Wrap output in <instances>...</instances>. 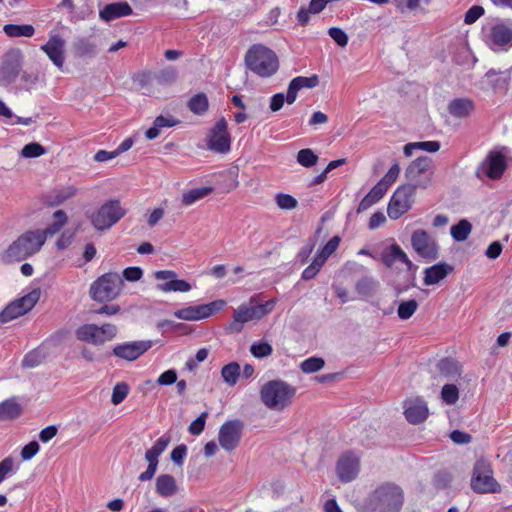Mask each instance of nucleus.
Here are the masks:
<instances>
[{
  "label": "nucleus",
  "mask_w": 512,
  "mask_h": 512,
  "mask_svg": "<svg viewBox=\"0 0 512 512\" xmlns=\"http://www.w3.org/2000/svg\"><path fill=\"white\" fill-rule=\"evenodd\" d=\"M298 91L302 88H314L319 84V77L317 75H312L310 77L298 76L293 78L290 81Z\"/></svg>",
  "instance_id": "8fccbe9b"
},
{
  "label": "nucleus",
  "mask_w": 512,
  "mask_h": 512,
  "mask_svg": "<svg viewBox=\"0 0 512 512\" xmlns=\"http://www.w3.org/2000/svg\"><path fill=\"white\" fill-rule=\"evenodd\" d=\"M454 271V267L445 262H439L424 270V284L427 286L439 283L446 278L448 274Z\"/></svg>",
  "instance_id": "393cba45"
},
{
  "label": "nucleus",
  "mask_w": 512,
  "mask_h": 512,
  "mask_svg": "<svg viewBox=\"0 0 512 512\" xmlns=\"http://www.w3.org/2000/svg\"><path fill=\"white\" fill-rule=\"evenodd\" d=\"M155 489L161 497H171L178 491L175 478L170 474H161L156 478Z\"/></svg>",
  "instance_id": "2f4dec72"
},
{
  "label": "nucleus",
  "mask_w": 512,
  "mask_h": 512,
  "mask_svg": "<svg viewBox=\"0 0 512 512\" xmlns=\"http://www.w3.org/2000/svg\"><path fill=\"white\" fill-rule=\"evenodd\" d=\"M124 282L116 272H108L96 279L90 286V296L97 302L115 299L122 289Z\"/></svg>",
  "instance_id": "39448f33"
},
{
  "label": "nucleus",
  "mask_w": 512,
  "mask_h": 512,
  "mask_svg": "<svg viewBox=\"0 0 512 512\" xmlns=\"http://www.w3.org/2000/svg\"><path fill=\"white\" fill-rule=\"evenodd\" d=\"M436 368L439 374L449 381L457 380L462 373L460 363L450 357L440 359L436 364Z\"/></svg>",
  "instance_id": "cd10ccee"
},
{
  "label": "nucleus",
  "mask_w": 512,
  "mask_h": 512,
  "mask_svg": "<svg viewBox=\"0 0 512 512\" xmlns=\"http://www.w3.org/2000/svg\"><path fill=\"white\" fill-rule=\"evenodd\" d=\"M452 476L447 471H439L434 475L433 483L436 488L443 489L449 486Z\"/></svg>",
  "instance_id": "680f3d73"
},
{
  "label": "nucleus",
  "mask_w": 512,
  "mask_h": 512,
  "mask_svg": "<svg viewBox=\"0 0 512 512\" xmlns=\"http://www.w3.org/2000/svg\"><path fill=\"white\" fill-rule=\"evenodd\" d=\"M316 245V239L315 238H309L306 242V244L300 249V251L297 254V259L301 264H304L308 261L311 253L313 252Z\"/></svg>",
  "instance_id": "13d9d810"
},
{
  "label": "nucleus",
  "mask_w": 512,
  "mask_h": 512,
  "mask_svg": "<svg viewBox=\"0 0 512 512\" xmlns=\"http://www.w3.org/2000/svg\"><path fill=\"white\" fill-rule=\"evenodd\" d=\"M125 214L126 210L121 206L120 201L110 199L87 217L96 230L104 231L116 224Z\"/></svg>",
  "instance_id": "423d86ee"
},
{
  "label": "nucleus",
  "mask_w": 512,
  "mask_h": 512,
  "mask_svg": "<svg viewBox=\"0 0 512 512\" xmlns=\"http://www.w3.org/2000/svg\"><path fill=\"white\" fill-rule=\"evenodd\" d=\"M225 305L226 302L224 300H215L208 304H201L178 309L174 312V316L178 319L186 321H197L210 317L214 313L222 310Z\"/></svg>",
  "instance_id": "2eb2a0df"
},
{
  "label": "nucleus",
  "mask_w": 512,
  "mask_h": 512,
  "mask_svg": "<svg viewBox=\"0 0 512 512\" xmlns=\"http://www.w3.org/2000/svg\"><path fill=\"white\" fill-rule=\"evenodd\" d=\"M275 307L274 300H268L264 304L240 305L233 313V320L228 326L231 333H240L245 323L260 320L268 315Z\"/></svg>",
  "instance_id": "0eeeda50"
},
{
  "label": "nucleus",
  "mask_w": 512,
  "mask_h": 512,
  "mask_svg": "<svg viewBox=\"0 0 512 512\" xmlns=\"http://www.w3.org/2000/svg\"><path fill=\"white\" fill-rule=\"evenodd\" d=\"M22 407L15 397L0 403V421L13 420L22 414Z\"/></svg>",
  "instance_id": "473e14b6"
},
{
  "label": "nucleus",
  "mask_w": 512,
  "mask_h": 512,
  "mask_svg": "<svg viewBox=\"0 0 512 512\" xmlns=\"http://www.w3.org/2000/svg\"><path fill=\"white\" fill-rule=\"evenodd\" d=\"M152 346V342L148 341H134L123 344H118L113 348V354L127 361H134L148 351Z\"/></svg>",
  "instance_id": "412c9836"
},
{
  "label": "nucleus",
  "mask_w": 512,
  "mask_h": 512,
  "mask_svg": "<svg viewBox=\"0 0 512 512\" xmlns=\"http://www.w3.org/2000/svg\"><path fill=\"white\" fill-rule=\"evenodd\" d=\"M189 110L196 115H203L208 111L209 101L204 93H198L190 98L187 103Z\"/></svg>",
  "instance_id": "4c0bfd02"
},
{
  "label": "nucleus",
  "mask_w": 512,
  "mask_h": 512,
  "mask_svg": "<svg viewBox=\"0 0 512 512\" xmlns=\"http://www.w3.org/2000/svg\"><path fill=\"white\" fill-rule=\"evenodd\" d=\"M129 393V385L126 382H118L113 387L111 402L113 405L122 403Z\"/></svg>",
  "instance_id": "3c124183"
},
{
  "label": "nucleus",
  "mask_w": 512,
  "mask_h": 512,
  "mask_svg": "<svg viewBox=\"0 0 512 512\" xmlns=\"http://www.w3.org/2000/svg\"><path fill=\"white\" fill-rule=\"evenodd\" d=\"M132 8L127 2H115L107 4L99 13L104 21H112L117 18L132 14Z\"/></svg>",
  "instance_id": "c85d7f7f"
},
{
  "label": "nucleus",
  "mask_w": 512,
  "mask_h": 512,
  "mask_svg": "<svg viewBox=\"0 0 512 512\" xmlns=\"http://www.w3.org/2000/svg\"><path fill=\"white\" fill-rule=\"evenodd\" d=\"M212 190V187H200L191 189L182 195L181 202L184 206H190L196 201L208 196Z\"/></svg>",
  "instance_id": "58836bf2"
},
{
  "label": "nucleus",
  "mask_w": 512,
  "mask_h": 512,
  "mask_svg": "<svg viewBox=\"0 0 512 512\" xmlns=\"http://www.w3.org/2000/svg\"><path fill=\"white\" fill-rule=\"evenodd\" d=\"M382 261L388 268H391L396 262L405 264L408 270H412L415 267L407 254L397 244H392L383 251Z\"/></svg>",
  "instance_id": "b1692460"
},
{
  "label": "nucleus",
  "mask_w": 512,
  "mask_h": 512,
  "mask_svg": "<svg viewBox=\"0 0 512 512\" xmlns=\"http://www.w3.org/2000/svg\"><path fill=\"white\" fill-rule=\"evenodd\" d=\"M404 407L405 417L411 424L422 423L428 417L429 410L427 403L420 397H417L414 400L405 401Z\"/></svg>",
  "instance_id": "5701e85b"
},
{
  "label": "nucleus",
  "mask_w": 512,
  "mask_h": 512,
  "mask_svg": "<svg viewBox=\"0 0 512 512\" xmlns=\"http://www.w3.org/2000/svg\"><path fill=\"white\" fill-rule=\"evenodd\" d=\"M404 503L403 490L396 484L384 483L368 497L365 512H400Z\"/></svg>",
  "instance_id": "f257e3e1"
},
{
  "label": "nucleus",
  "mask_w": 512,
  "mask_h": 512,
  "mask_svg": "<svg viewBox=\"0 0 512 512\" xmlns=\"http://www.w3.org/2000/svg\"><path fill=\"white\" fill-rule=\"evenodd\" d=\"M431 160L427 156L418 157L406 169L405 177L408 183L405 185L426 189L432 182V172L430 170Z\"/></svg>",
  "instance_id": "9d476101"
},
{
  "label": "nucleus",
  "mask_w": 512,
  "mask_h": 512,
  "mask_svg": "<svg viewBox=\"0 0 512 512\" xmlns=\"http://www.w3.org/2000/svg\"><path fill=\"white\" fill-rule=\"evenodd\" d=\"M484 173L491 179H499L505 169H506V160L504 155L500 153H496L494 155H491L488 160L487 164L483 165Z\"/></svg>",
  "instance_id": "7c9ffc66"
},
{
  "label": "nucleus",
  "mask_w": 512,
  "mask_h": 512,
  "mask_svg": "<svg viewBox=\"0 0 512 512\" xmlns=\"http://www.w3.org/2000/svg\"><path fill=\"white\" fill-rule=\"evenodd\" d=\"M117 334V327L106 323L102 326L96 324H84L76 330V337L83 342L101 345L112 340Z\"/></svg>",
  "instance_id": "9b49d317"
},
{
  "label": "nucleus",
  "mask_w": 512,
  "mask_h": 512,
  "mask_svg": "<svg viewBox=\"0 0 512 512\" xmlns=\"http://www.w3.org/2000/svg\"><path fill=\"white\" fill-rule=\"evenodd\" d=\"M448 112L454 118H467L475 109L473 100L469 98H455L448 104Z\"/></svg>",
  "instance_id": "c756f323"
},
{
  "label": "nucleus",
  "mask_w": 512,
  "mask_h": 512,
  "mask_svg": "<svg viewBox=\"0 0 512 512\" xmlns=\"http://www.w3.org/2000/svg\"><path fill=\"white\" fill-rule=\"evenodd\" d=\"M45 357L46 354L41 349H34L24 356L22 366L25 368H34L40 365Z\"/></svg>",
  "instance_id": "c03bdc74"
},
{
  "label": "nucleus",
  "mask_w": 512,
  "mask_h": 512,
  "mask_svg": "<svg viewBox=\"0 0 512 512\" xmlns=\"http://www.w3.org/2000/svg\"><path fill=\"white\" fill-rule=\"evenodd\" d=\"M46 149L37 142H32L25 145L21 150V156L24 158H36L44 155Z\"/></svg>",
  "instance_id": "864d4df0"
},
{
  "label": "nucleus",
  "mask_w": 512,
  "mask_h": 512,
  "mask_svg": "<svg viewBox=\"0 0 512 512\" xmlns=\"http://www.w3.org/2000/svg\"><path fill=\"white\" fill-rule=\"evenodd\" d=\"M244 61L251 72L262 78L274 75L279 68L276 53L262 44L252 45L246 52Z\"/></svg>",
  "instance_id": "f03ea898"
},
{
  "label": "nucleus",
  "mask_w": 512,
  "mask_h": 512,
  "mask_svg": "<svg viewBox=\"0 0 512 512\" xmlns=\"http://www.w3.org/2000/svg\"><path fill=\"white\" fill-rule=\"evenodd\" d=\"M40 446L37 441H31L26 444L21 450V458L24 461L32 459L39 451Z\"/></svg>",
  "instance_id": "e2e57ef3"
},
{
  "label": "nucleus",
  "mask_w": 512,
  "mask_h": 512,
  "mask_svg": "<svg viewBox=\"0 0 512 512\" xmlns=\"http://www.w3.org/2000/svg\"><path fill=\"white\" fill-rule=\"evenodd\" d=\"M296 394L295 387L283 380H271L265 383L260 390L263 404L272 410H283L291 404Z\"/></svg>",
  "instance_id": "20e7f679"
},
{
  "label": "nucleus",
  "mask_w": 512,
  "mask_h": 512,
  "mask_svg": "<svg viewBox=\"0 0 512 512\" xmlns=\"http://www.w3.org/2000/svg\"><path fill=\"white\" fill-rule=\"evenodd\" d=\"M485 43L494 51H507L512 47V27L505 23H497L483 30Z\"/></svg>",
  "instance_id": "ddd939ff"
},
{
  "label": "nucleus",
  "mask_w": 512,
  "mask_h": 512,
  "mask_svg": "<svg viewBox=\"0 0 512 512\" xmlns=\"http://www.w3.org/2000/svg\"><path fill=\"white\" fill-rule=\"evenodd\" d=\"M72 47L77 57H94L96 55V44L87 38H78Z\"/></svg>",
  "instance_id": "f704fd0d"
},
{
  "label": "nucleus",
  "mask_w": 512,
  "mask_h": 512,
  "mask_svg": "<svg viewBox=\"0 0 512 512\" xmlns=\"http://www.w3.org/2000/svg\"><path fill=\"white\" fill-rule=\"evenodd\" d=\"M251 354L256 358L267 357L272 354V346L266 342L254 343L250 348Z\"/></svg>",
  "instance_id": "5fc2aeb1"
},
{
  "label": "nucleus",
  "mask_w": 512,
  "mask_h": 512,
  "mask_svg": "<svg viewBox=\"0 0 512 512\" xmlns=\"http://www.w3.org/2000/svg\"><path fill=\"white\" fill-rule=\"evenodd\" d=\"M177 77L178 73L176 68L168 66L154 73L152 77H150V75H142L139 82L141 85H145L151 81L155 82L157 85L167 86L173 84L177 80Z\"/></svg>",
  "instance_id": "a878e982"
},
{
  "label": "nucleus",
  "mask_w": 512,
  "mask_h": 512,
  "mask_svg": "<svg viewBox=\"0 0 512 512\" xmlns=\"http://www.w3.org/2000/svg\"><path fill=\"white\" fill-rule=\"evenodd\" d=\"M187 454V447L184 444L178 445L171 452V460L176 465H182L184 457Z\"/></svg>",
  "instance_id": "0e129e2a"
},
{
  "label": "nucleus",
  "mask_w": 512,
  "mask_h": 512,
  "mask_svg": "<svg viewBox=\"0 0 512 512\" xmlns=\"http://www.w3.org/2000/svg\"><path fill=\"white\" fill-rule=\"evenodd\" d=\"M411 245L415 252L428 260L438 258V245L435 239L423 229L415 230L411 235Z\"/></svg>",
  "instance_id": "f3484780"
},
{
  "label": "nucleus",
  "mask_w": 512,
  "mask_h": 512,
  "mask_svg": "<svg viewBox=\"0 0 512 512\" xmlns=\"http://www.w3.org/2000/svg\"><path fill=\"white\" fill-rule=\"evenodd\" d=\"M179 123L180 120L170 114L159 115L155 118L153 125L146 130L145 137L148 140H154L161 134L163 129L174 127Z\"/></svg>",
  "instance_id": "bb28decb"
},
{
  "label": "nucleus",
  "mask_w": 512,
  "mask_h": 512,
  "mask_svg": "<svg viewBox=\"0 0 512 512\" xmlns=\"http://www.w3.org/2000/svg\"><path fill=\"white\" fill-rule=\"evenodd\" d=\"M297 162L306 168H310L318 162V156L309 148L301 149L297 153Z\"/></svg>",
  "instance_id": "a18cd8bd"
},
{
  "label": "nucleus",
  "mask_w": 512,
  "mask_h": 512,
  "mask_svg": "<svg viewBox=\"0 0 512 512\" xmlns=\"http://www.w3.org/2000/svg\"><path fill=\"white\" fill-rule=\"evenodd\" d=\"M451 440L456 444H468L472 440V436L460 430H454L450 434Z\"/></svg>",
  "instance_id": "774afa93"
},
{
  "label": "nucleus",
  "mask_w": 512,
  "mask_h": 512,
  "mask_svg": "<svg viewBox=\"0 0 512 512\" xmlns=\"http://www.w3.org/2000/svg\"><path fill=\"white\" fill-rule=\"evenodd\" d=\"M39 298L40 290L34 289L25 296L10 302L0 312V323H7L26 314L33 309Z\"/></svg>",
  "instance_id": "f8f14e48"
},
{
  "label": "nucleus",
  "mask_w": 512,
  "mask_h": 512,
  "mask_svg": "<svg viewBox=\"0 0 512 512\" xmlns=\"http://www.w3.org/2000/svg\"><path fill=\"white\" fill-rule=\"evenodd\" d=\"M243 426V422L238 419L229 420L222 424L219 429L218 440L224 450L230 452L239 445Z\"/></svg>",
  "instance_id": "dca6fc26"
},
{
  "label": "nucleus",
  "mask_w": 512,
  "mask_h": 512,
  "mask_svg": "<svg viewBox=\"0 0 512 512\" xmlns=\"http://www.w3.org/2000/svg\"><path fill=\"white\" fill-rule=\"evenodd\" d=\"M142 275H143V271L140 267H128V268H125L123 271V277L127 281H131V282L140 280Z\"/></svg>",
  "instance_id": "69168bd1"
},
{
  "label": "nucleus",
  "mask_w": 512,
  "mask_h": 512,
  "mask_svg": "<svg viewBox=\"0 0 512 512\" xmlns=\"http://www.w3.org/2000/svg\"><path fill=\"white\" fill-rule=\"evenodd\" d=\"M418 302L415 299L401 301L397 309V315L401 320H408L418 309Z\"/></svg>",
  "instance_id": "79ce46f5"
},
{
  "label": "nucleus",
  "mask_w": 512,
  "mask_h": 512,
  "mask_svg": "<svg viewBox=\"0 0 512 512\" xmlns=\"http://www.w3.org/2000/svg\"><path fill=\"white\" fill-rule=\"evenodd\" d=\"M323 263L319 261L316 257H314L312 263L304 269L302 272L301 278L305 281L311 280L316 277L321 268L323 267Z\"/></svg>",
  "instance_id": "6e6d98bb"
},
{
  "label": "nucleus",
  "mask_w": 512,
  "mask_h": 512,
  "mask_svg": "<svg viewBox=\"0 0 512 512\" xmlns=\"http://www.w3.org/2000/svg\"><path fill=\"white\" fill-rule=\"evenodd\" d=\"M207 148L210 151L226 154L231 149V137L224 117L220 118L207 135Z\"/></svg>",
  "instance_id": "4468645a"
},
{
  "label": "nucleus",
  "mask_w": 512,
  "mask_h": 512,
  "mask_svg": "<svg viewBox=\"0 0 512 512\" xmlns=\"http://www.w3.org/2000/svg\"><path fill=\"white\" fill-rule=\"evenodd\" d=\"M441 399L448 405L455 404L459 399V389L455 384H445L441 390Z\"/></svg>",
  "instance_id": "49530a36"
},
{
  "label": "nucleus",
  "mask_w": 512,
  "mask_h": 512,
  "mask_svg": "<svg viewBox=\"0 0 512 512\" xmlns=\"http://www.w3.org/2000/svg\"><path fill=\"white\" fill-rule=\"evenodd\" d=\"M44 243L45 236L43 233H38L36 230L26 231L9 245L4 253L3 260L5 262L25 260L40 251Z\"/></svg>",
  "instance_id": "7ed1b4c3"
},
{
  "label": "nucleus",
  "mask_w": 512,
  "mask_h": 512,
  "mask_svg": "<svg viewBox=\"0 0 512 512\" xmlns=\"http://www.w3.org/2000/svg\"><path fill=\"white\" fill-rule=\"evenodd\" d=\"M340 241H341V239H340L339 236H333L327 242V244L320 251L317 252L315 257L319 261H321L323 264H325V262L330 257V255H332L336 251V249L338 248V246L340 244Z\"/></svg>",
  "instance_id": "37998d69"
},
{
  "label": "nucleus",
  "mask_w": 512,
  "mask_h": 512,
  "mask_svg": "<svg viewBox=\"0 0 512 512\" xmlns=\"http://www.w3.org/2000/svg\"><path fill=\"white\" fill-rule=\"evenodd\" d=\"M177 381V373L175 370H167L163 372L157 379L159 385H171Z\"/></svg>",
  "instance_id": "338daca9"
},
{
  "label": "nucleus",
  "mask_w": 512,
  "mask_h": 512,
  "mask_svg": "<svg viewBox=\"0 0 512 512\" xmlns=\"http://www.w3.org/2000/svg\"><path fill=\"white\" fill-rule=\"evenodd\" d=\"M77 189L74 186H67L62 189L54 191L52 194L47 196L46 203L49 206H58L66 200L75 196Z\"/></svg>",
  "instance_id": "c9c22d12"
},
{
  "label": "nucleus",
  "mask_w": 512,
  "mask_h": 512,
  "mask_svg": "<svg viewBox=\"0 0 512 512\" xmlns=\"http://www.w3.org/2000/svg\"><path fill=\"white\" fill-rule=\"evenodd\" d=\"M275 202L280 209L292 210L298 205V201L290 194L278 193L275 196Z\"/></svg>",
  "instance_id": "603ef678"
},
{
  "label": "nucleus",
  "mask_w": 512,
  "mask_h": 512,
  "mask_svg": "<svg viewBox=\"0 0 512 512\" xmlns=\"http://www.w3.org/2000/svg\"><path fill=\"white\" fill-rule=\"evenodd\" d=\"M240 365L237 362H231L221 369V376L225 383L234 386L240 376Z\"/></svg>",
  "instance_id": "a19ab883"
},
{
  "label": "nucleus",
  "mask_w": 512,
  "mask_h": 512,
  "mask_svg": "<svg viewBox=\"0 0 512 512\" xmlns=\"http://www.w3.org/2000/svg\"><path fill=\"white\" fill-rule=\"evenodd\" d=\"M22 53L19 49H10L0 64V80L12 83L18 77L22 67Z\"/></svg>",
  "instance_id": "a211bd4d"
},
{
  "label": "nucleus",
  "mask_w": 512,
  "mask_h": 512,
  "mask_svg": "<svg viewBox=\"0 0 512 512\" xmlns=\"http://www.w3.org/2000/svg\"><path fill=\"white\" fill-rule=\"evenodd\" d=\"M5 34L12 38L27 37L30 38L34 35L35 29L30 24H6L3 27Z\"/></svg>",
  "instance_id": "e433bc0d"
},
{
  "label": "nucleus",
  "mask_w": 512,
  "mask_h": 512,
  "mask_svg": "<svg viewBox=\"0 0 512 512\" xmlns=\"http://www.w3.org/2000/svg\"><path fill=\"white\" fill-rule=\"evenodd\" d=\"M65 47L66 42L62 36L51 33L48 41L41 45L40 49L58 69H62L65 63Z\"/></svg>",
  "instance_id": "6ab92c4d"
},
{
  "label": "nucleus",
  "mask_w": 512,
  "mask_h": 512,
  "mask_svg": "<svg viewBox=\"0 0 512 512\" xmlns=\"http://www.w3.org/2000/svg\"><path fill=\"white\" fill-rule=\"evenodd\" d=\"M484 12H485V10L482 6H480V5L472 6L465 13L464 23L468 24V25L475 23L484 14Z\"/></svg>",
  "instance_id": "bf43d9fd"
},
{
  "label": "nucleus",
  "mask_w": 512,
  "mask_h": 512,
  "mask_svg": "<svg viewBox=\"0 0 512 512\" xmlns=\"http://www.w3.org/2000/svg\"><path fill=\"white\" fill-rule=\"evenodd\" d=\"M492 474L493 471L489 461L484 458L478 459L475 462L471 478L473 491L480 494L496 492L499 485Z\"/></svg>",
  "instance_id": "6e6552de"
},
{
  "label": "nucleus",
  "mask_w": 512,
  "mask_h": 512,
  "mask_svg": "<svg viewBox=\"0 0 512 512\" xmlns=\"http://www.w3.org/2000/svg\"><path fill=\"white\" fill-rule=\"evenodd\" d=\"M471 230V223L466 219H462L451 227L450 233L455 241L462 242L468 238Z\"/></svg>",
  "instance_id": "ea45409f"
},
{
  "label": "nucleus",
  "mask_w": 512,
  "mask_h": 512,
  "mask_svg": "<svg viewBox=\"0 0 512 512\" xmlns=\"http://www.w3.org/2000/svg\"><path fill=\"white\" fill-rule=\"evenodd\" d=\"M176 272L172 270H159L154 273L157 280H165L164 283L156 285V289L162 292H188L191 290V285L182 279H176Z\"/></svg>",
  "instance_id": "aec40b11"
},
{
  "label": "nucleus",
  "mask_w": 512,
  "mask_h": 512,
  "mask_svg": "<svg viewBox=\"0 0 512 512\" xmlns=\"http://www.w3.org/2000/svg\"><path fill=\"white\" fill-rule=\"evenodd\" d=\"M208 417L207 412H202L188 427V431L191 435L197 436L200 435L204 428L206 419Z\"/></svg>",
  "instance_id": "4d7b16f0"
},
{
  "label": "nucleus",
  "mask_w": 512,
  "mask_h": 512,
  "mask_svg": "<svg viewBox=\"0 0 512 512\" xmlns=\"http://www.w3.org/2000/svg\"><path fill=\"white\" fill-rule=\"evenodd\" d=\"M325 365V361L321 357H310L300 364V369L307 374L321 370Z\"/></svg>",
  "instance_id": "de8ad7c7"
},
{
  "label": "nucleus",
  "mask_w": 512,
  "mask_h": 512,
  "mask_svg": "<svg viewBox=\"0 0 512 512\" xmlns=\"http://www.w3.org/2000/svg\"><path fill=\"white\" fill-rule=\"evenodd\" d=\"M54 221L49 224L45 229H37L38 233H43L45 240L48 236H53L58 233L68 222L67 214L64 210H57L53 214Z\"/></svg>",
  "instance_id": "72a5a7b5"
},
{
  "label": "nucleus",
  "mask_w": 512,
  "mask_h": 512,
  "mask_svg": "<svg viewBox=\"0 0 512 512\" xmlns=\"http://www.w3.org/2000/svg\"><path fill=\"white\" fill-rule=\"evenodd\" d=\"M337 475L342 482H350L359 472V459L351 452L344 454L337 462Z\"/></svg>",
  "instance_id": "4be33fe9"
},
{
  "label": "nucleus",
  "mask_w": 512,
  "mask_h": 512,
  "mask_svg": "<svg viewBox=\"0 0 512 512\" xmlns=\"http://www.w3.org/2000/svg\"><path fill=\"white\" fill-rule=\"evenodd\" d=\"M377 288V283L371 278H362L356 283L357 292L365 297L372 296Z\"/></svg>",
  "instance_id": "09e8293b"
},
{
  "label": "nucleus",
  "mask_w": 512,
  "mask_h": 512,
  "mask_svg": "<svg viewBox=\"0 0 512 512\" xmlns=\"http://www.w3.org/2000/svg\"><path fill=\"white\" fill-rule=\"evenodd\" d=\"M415 192L413 186L404 184L394 191L387 207L390 219L397 220L412 208Z\"/></svg>",
  "instance_id": "1a4fd4ad"
},
{
  "label": "nucleus",
  "mask_w": 512,
  "mask_h": 512,
  "mask_svg": "<svg viewBox=\"0 0 512 512\" xmlns=\"http://www.w3.org/2000/svg\"><path fill=\"white\" fill-rule=\"evenodd\" d=\"M328 34L340 47H345L348 44V36L341 28L331 27Z\"/></svg>",
  "instance_id": "052dcab7"
}]
</instances>
